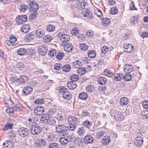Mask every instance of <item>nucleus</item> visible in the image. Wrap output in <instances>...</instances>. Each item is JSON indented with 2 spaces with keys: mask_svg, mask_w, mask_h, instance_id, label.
<instances>
[{
  "mask_svg": "<svg viewBox=\"0 0 148 148\" xmlns=\"http://www.w3.org/2000/svg\"><path fill=\"white\" fill-rule=\"evenodd\" d=\"M60 136L69 139L70 142H73L75 141L74 137L73 134H69L66 128L65 129L59 134Z\"/></svg>",
  "mask_w": 148,
  "mask_h": 148,
  "instance_id": "nucleus-1",
  "label": "nucleus"
},
{
  "mask_svg": "<svg viewBox=\"0 0 148 148\" xmlns=\"http://www.w3.org/2000/svg\"><path fill=\"white\" fill-rule=\"evenodd\" d=\"M59 91L60 93H62V96L64 98L68 100L71 98V94L69 92L67 91L66 88L62 87L59 90Z\"/></svg>",
  "mask_w": 148,
  "mask_h": 148,
  "instance_id": "nucleus-2",
  "label": "nucleus"
},
{
  "mask_svg": "<svg viewBox=\"0 0 148 148\" xmlns=\"http://www.w3.org/2000/svg\"><path fill=\"white\" fill-rule=\"evenodd\" d=\"M38 119L35 116H31L26 121V125L28 127H32L36 124V122L37 121Z\"/></svg>",
  "mask_w": 148,
  "mask_h": 148,
  "instance_id": "nucleus-3",
  "label": "nucleus"
},
{
  "mask_svg": "<svg viewBox=\"0 0 148 148\" xmlns=\"http://www.w3.org/2000/svg\"><path fill=\"white\" fill-rule=\"evenodd\" d=\"M86 4V0H77L76 4L75 5V8L78 10L85 9L84 7Z\"/></svg>",
  "mask_w": 148,
  "mask_h": 148,
  "instance_id": "nucleus-4",
  "label": "nucleus"
},
{
  "mask_svg": "<svg viewBox=\"0 0 148 148\" xmlns=\"http://www.w3.org/2000/svg\"><path fill=\"white\" fill-rule=\"evenodd\" d=\"M18 133L21 137H26L28 135L29 130L27 128L21 127L19 129Z\"/></svg>",
  "mask_w": 148,
  "mask_h": 148,
  "instance_id": "nucleus-5",
  "label": "nucleus"
},
{
  "mask_svg": "<svg viewBox=\"0 0 148 148\" xmlns=\"http://www.w3.org/2000/svg\"><path fill=\"white\" fill-rule=\"evenodd\" d=\"M31 133L33 135H37L40 132V126H32L30 129Z\"/></svg>",
  "mask_w": 148,
  "mask_h": 148,
  "instance_id": "nucleus-6",
  "label": "nucleus"
},
{
  "mask_svg": "<svg viewBox=\"0 0 148 148\" xmlns=\"http://www.w3.org/2000/svg\"><path fill=\"white\" fill-rule=\"evenodd\" d=\"M29 5L30 7L29 10L30 12H36L38 9L39 6L38 4L34 2L29 3Z\"/></svg>",
  "mask_w": 148,
  "mask_h": 148,
  "instance_id": "nucleus-7",
  "label": "nucleus"
},
{
  "mask_svg": "<svg viewBox=\"0 0 148 148\" xmlns=\"http://www.w3.org/2000/svg\"><path fill=\"white\" fill-rule=\"evenodd\" d=\"M82 13L85 17H87L88 19H91L93 18L92 13L89 11L87 8L84 9L82 10Z\"/></svg>",
  "mask_w": 148,
  "mask_h": 148,
  "instance_id": "nucleus-8",
  "label": "nucleus"
},
{
  "mask_svg": "<svg viewBox=\"0 0 148 148\" xmlns=\"http://www.w3.org/2000/svg\"><path fill=\"white\" fill-rule=\"evenodd\" d=\"M44 112V108L42 106H38L34 109V113L36 115L40 116L42 115Z\"/></svg>",
  "mask_w": 148,
  "mask_h": 148,
  "instance_id": "nucleus-9",
  "label": "nucleus"
},
{
  "mask_svg": "<svg viewBox=\"0 0 148 148\" xmlns=\"http://www.w3.org/2000/svg\"><path fill=\"white\" fill-rule=\"evenodd\" d=\"M4 146L3 148H12L14 146V143L12 140H6L3 144Z\"/></svg>",
  "mask_w": 148,
  "mask_h": 148,
  "instance_id": "nucleus-10",
  "label": "nucleus"
},
{
  "mask_svg": "<svg viewBox=\"0 0 148 148\" xmlns=\"http://www.w3.org/2000/svg\"><path fill=\"white\" fill-rule=\"evenodd\" d=\"M69 125H75L78 122L77 118L75 116H69L68 119Z\"/></svg>",
  "mask_w": 148,
  "mask_h": 148,
  "instance_id": "nucleus-11",
  "label": "nucleus"
},
{
  "mask_svg": "<svg viewBox=\"0 0 148 148\" xmlns=\"http://www.w3.org/2000/svg\"><path fill=\"white\" fill-rule=\"evenodd\" d=\"M143 139L140 136H139L137 137L134 140V143L136 146L141 147L143 143Z\"/></svg>",
  "mask_w": 148,
  "mask_h": 148,
  "instance_id": "nucleus-12",
  "label": "nucleus"
},
{
  "mask_svg": "<svg viewBox=\"0 0 148 148\" xmlns=\"http://www.w3.org/2000/svg\"><path fill=\"white\" fill-rule=\"evenodd\" d=\"M123 70L127 73H131L133 70L132 66L130 64H127L125 65Z\"/></svg>",
  "mask_w": 148,
  "mask_h": 148,
  "instance_id": "nucleus-13",
  "label": "nucleus"
},
{
  "mask_svg": "<svg viewBox=\"0 0 148 148\" xmlns=\"http://www.w3.org/2000/svg\"><path fill=\"white\" fill-rule=\"evenodd\" d=\"M115 113L114 117L115 119L117 121H121L124 119L123 116L121 114V112L117 111H114Z\"/></svg>",
  "mask_w": 148,
  "mask_h": 148,
  "instance_id": "nucleus-14",
  "label": "nucleus"
},
{
  "mask_svg": "<svg viewBox=\"0 0 148 148\" xmlns=\"http://www.w3.org/2000/svg\"><path fill=\"white\" fill-rule=\"evenodd\" d=\"M124 48L125 49V52L131 53L133 50L134 47L132 44H125L124 46Z\"/></svg>",
  "mask_w": 148,
  "mask_h": 148,
  "instance_id": "nucleus-15",
  "label": "nucleus"
},
{
  "mask_svg": "<svg viewBox=\"0 0 148 148\" xmlns=\"http://www.w3.org/2000/svg\"><path fill=\"white\" fill-rule=\"evenodd\" d=\"M73 49V46L71 43H66L64 44V49L65 51L70 52L72 51Z\"/></svg>",
  "mask_w": 148,
  "mask_h": 148,
  "instance_id": "nucleus-16",
  "label": "nucleus"
},
{
  "mask_svg": "<svg viewBox=\"0 0 148 148\" xmlns=\"http://www.w3.org/2000/svg\"><path fill=\"white\" fill-rule=\"evenodd\" d=\"M32 90V88L30 86L25 87L23 89V93L25 95L29 94Z\"/></svg>",
  "mask_w": 148,
  "mask_h": 148,
  "instance_id": "nucleus-17",
  "label": "nucleus"
},
{
  "mask_svg": "<svg viewBox=\"0 0 148 148\" xmlns=\"http://www.w3.org/2000/svg\"><path fill=\"white\" fill-rule=\"evenodd\" d=\"M60 38V41L63 43L66 42L70 40V36L68 34H63Z\"/></svg>",
  "mask_w": 148,
  "mask_h": 148,
  "instance_id": "nucleus-18",
  "label": "nucleus"
},
{
  "mask_svg": "<svg viewBox=\"0 0 148 148\" xmlns=\"http://www.w3.org/2000/svg\"><path fill=\"white\" fill-rule=\"evenodd\" d=\"M67 86L69 89L73 90L76 88L77 84L75 82L71 81L68 82Z\"/></svg>",
  "mask_w": 148,
  "mask_h": 148,
  "instance_id": "nucleus-19",
  "label": "nucleus"
},
{
  "mask_svg": "<svg viewBox=\"0 0 148 148\" xmlns=\"http://www.w3.org/2000/svg\"><path fill=\"white\" fill-rule=\"evenodd\" d=\"M27 78L26 76L22 75L18 78V83L20 84H23L27 81Z\"/></svg>",
  "mask_w": 148,
  "mask_h": 148,
  "instance_id": "nucleus-20",
  "label": "nucleus"
},
{
  "mask_svg": "<svg viewBox=\"0 0 148 148\" xmlns=\"http://www.w3.org/2000/svg\"><path fill=\"white\" fill-rule=\"evenodd\" d=\"M105 132L103 131L100 129H99L96 133V138L98 139H100L105 134Z\"/></svg>",
  "mask_w": 148,
  "mask_h": 148,
  "instance_id": "nucleus-21",
  "label": "nucleus"
},
{
  "mask_svg": "<svg viewBox=\"0 0 148 148\" xmlns=\"http://www.w3.org/2000/svg\"><path fill=\"white\" fill-rule=\"evenodd\" d=\"M35 34L37 38H40L42 37L45 34V33L43 30L41 29H39L36 31Z\"/></svg>",
  "mask_w": 148,
  "mask_h": 148,
  "instance_id": "nucleus-22",
  "label": "nucleus"
},
{
  "mask_svg": "<svg viewBox=\"0 0 148 148\" xmlns=\"http://www.w3.org/2000/svg\"><path fill=\"white\" fill-rule=\"evenodd\" d=\"M94 140V138L91 135L86 136L84 138V140L86 143H91Z\"/></svg>",
  "mask_w": 148,
  "mask_h": 148,
  "instance_id": "nucleus-23",
  "label": "nucleus"
},
{
  "mask_svg": "<svg viewBox=\"0 0 148 148\" xmlns=\"http://www.w3.org/2000/svg\"><path fill=\"white\" fill-rule=\"evenodd\" d=\"M46 142L43 139H38L36 141V146L40 147L43 145L45 146Z\"/></svg>",
  "mask_w": 148,
  "mask_h": 148,
  "instance_id": "nucleus-24",
  "label": "nucleus"
},
{
  "mask_svg": "<svg viewBox=\"0 0 148 148\" xmlns=\"http://www.w3.org/2000/svg\"><path fill=\"white\" fill-rule=\"evenodd\" d=\"M17 53L20 56H23L26 53L27 50L24 48H20L17 50Z\"/></svg>",
  "mask_w": 148,
  "mask_h": 148,
  "instance_id": "nucleus-25",
  "label": "nucleus"
},
{
  "mask_svg": "<svg viewBox=\"0 0 148 148\" xmlns=\"http://www.w3.org/2000/svg\"><path fill=\"white\" fill-rule=\"evenodd\" d=\"M110 21L109 18L106 17L103 18L101 20V23L103 26H106L109 25Z\"/></svg>",
  "mask_w": 148,
  "mask_h": 148,
  "instance_id": "nucleus-26",
  "label": "nucleus"
},
{
  "mask_svg": "<svg viewBox=\"0 0 148 148\" xmlns=\"http://www.w3.org/2000/svg\"><path fill=\"white\" fill-rule=\"evenodd\" d=\"M86 130L83 127L79 128L77 131V133L78 135L80 136H83L85 135Z\"/></svg>",
  "mask_w": 148,
  "mask_h": 148,
  "instance_id": "nucleus-27",
  "label": "nucleus"
},
{
  "mask_svg": "<svg viewBox=\"0 0 148 148\" xmlns=\"http://www.w3.org/2000/svg\"><path fill=\"white\" fill-rule=\"evenodd\" d=\"M66 128V126L63 125H58L56 127V131L59 134L64 130Z\"/></svg>",
  "mask_w": 148,
  "mask_h": 148,
  "instance_id": "nucleus-28",
  "label": "nucleus"
},
{
  "mask_svg": "<svg viewBox=\"0 0 148 148\" xmlns=\"http://www.w3.org/2000/svg\"><path fill=\"white\" fill-rule=\"evenodd\" d=\"M29 25L28 24H25L21 27V30L22 32L27 33L29 31Z\"/></svg>",
  "mask_w": 148,
  "mask_h": 148,
  "instance_id": "nucleus-29",
  "label": "nucleus"
},
{
  "mask_svg": "<svg viewBox=\"0 0 148 148\" xmlns=\"http://www.w3.org/2000/svg\"><path fill=\"white\" fill-rule=\"evenodd\" d=\"M120 103L121 105H125L127 104L129 101L128 99L126 97H123L120 99Z\"/></svg>",
  "mask_w": 148,
  "mask_h": 148,
  "instance_id": "nucleus-30",
  "label": "nucleus"
},
{
  "mask_svg": "<svg viewBox=\"0 0 148 148\" xmlns=\"http://www.w3.org/2000/svg\"><path fill=\"white\" fill-rule=\"evenodd\" d=\"M59 141L60 143L63 145H66L70 141L69 139L66 138L65 137H62L60 139Z\"/></svg>",
  "mask_w": 148,
  "mask_h": 148,
  "instance_id": "nucleus-31",
  "label": "nucleus"
},
{
  "mask_svg": "<svg viewBox=\"0 0 148 148\" xmlns=\"http://www.w3.org/2000/svg\"><path fill=\"white\" fill-rule=\"evenodd\" d=\"M38 51L39 53L42 56L45 55L46 53V48L43 46H40L38 49Z\"/></svg>",
  "mask_w": 148,
  "mask_h": 148,
  "instance_id": "nucleus-32",
  "label": "nucleus"
},
{
  "mask_svg": "<svg viewBox=\"0 0 148 148\" xmlns=\"http://www.w3.org/2000/svg\"><path fill=\"white\" fill-rule=\"evenodd\" d=\"M103 143H105L106 145L108 144L110 141V138L109 137L106 136H104L101 140Z\"/></svg>",
  "mask_w": 148,
  "mask_h": 148,
  "instance_id": "nucleus-33",
  "label": "nucleus"
},
{
  "mask_svg": "<svg viewBox=\"0 0 148 148\" xmlns=\"http://www.w3.org/2000/svg\"><path fill=\"white\" fill-rule=\"evenodd\" d=\"M88 98V95L85 92H82L79 95V98L82 100H86Z\"/></svg>",
  "mask_w": 148,
  "mask_h": 148,
  "instance_id": "nucleus-34",
  "label": "nucleus"
},
{
  "mask_svg": "<svg viewBox=\"0 0 148 148\" xmlns=\"http://www.w3.org/2000/svg\"><path fill=\"white\" fill-rule=\"evenodd\" d=\"M106 78L103 77H100L99 78L98 80L99 84L102 85L105 84L106 83Z\"/></svg>",
  "mask_w": 148,
  "mask_h": 148,
  "instance_id": "nucleus-35",
  "label": "nucleus"
},
{
  "mask_svg": "<svg viewBox=\"0 0 148 148\" xmlns=\"http://www.w3.org/2000/svg\"><path fill=\"white\" fill-rule=\"evenodd\" d=\"M82 62H81L79 60H77V61L73 62V66L75 68H78L82 66Z\"/></svg>",
  "mask_w": 148,
  "mask_h": 148,
  "instance_id": "nucleus-36",
  "label": "nucleus"
},
{
  "mask_svg": "<svg viewBox=\"0 0 148 148\" xmlns=\"http://www.w3.org/2000/svg\"><path fill=\"white\" fill-rule=\"evenodd\" d=\"M48 119H47V123L51 125L55 123V121L53 117H51L49 115H48Z\"/></svg>",
  "mask_w": 148,
  "mask_h": 148,
  "instance_id": "nucleus-37",
  "label": "nucleus"
},
{
  "mask_svg": "<svg viewBox=\"0 0 148 148\" xmlns=\"http://www.w3.org/2000/svg\"><path fill=\"white\" fill-rule=\"evenodd\" d=\"M28 8V6L25 4H22L19 7L18 9L21 12H24Z\"/></svg>",
  "mask_w": 148,
  "mask_h": 148,
  "instance_id": "nucleus-38",
  "label": "nucleus"
},
{
  "mask_svg": "<svg viewBox=\"0 0 148 148\" xmlns=\"http://www.w3.org/2000/svg\"><path fill=\"white\" fill-rule=\"evenodd\" d=\"M86 72V70L85 68H79L77 71V73L80 75H84Z\"/></svg>",
  "mask_w": 148,
  "mask_h": 148,
  "instance_id": "nucleus-39",
  "label": "nucleus"
},
{
  "mask_svg": "<svg viewBox=\"0 0 148 148\" xmlns=\"http://www.w3.org/2000/svg\"><path fill=\"white\" fill-rule=\"evenodd\" d=\"M79 28L75 27L72 29L71 32V34L73 36H76L79 34Z\"/></svg>",
  "mask_w": 148,
  "mask_h": 148,
  "instance_id": "nucleus-40",
  "label": "nucleus"
},
{
  "mask_svg": "<svg viewBox=\"0 0 148 148\" xmlns=\"http://www.w3.org/2000/svg\"><path fill=\"white\" fill-rule=\"evenodd\" d=\"M88 56L91 58H94L96 55L95 51L92 50L88 51Z\"/></svg>",
  "mask_w": 148,
  "mask_h": 148,
  "instance_id": "nucleus-41",
  "label": "nucleus"
},
{
  "mask_svg": "<svg viewBox=\"0 0 148 148\" xmlns=\"http://www.w3.org/2000/svg\"><path fill=\"white\" fill-rule=\"evenodd\" d=\"M56 54V51L54 49H51L48 51V55L50 57H51Z\"/></svg>",
  "mask_w": 148,
  "mask_h": 148,
  "instance_id": "nucleus-42",
  "label": "nucleus"
},
{
  "mask_svg": "<svg viewBox=\"0 0 148 148\" xmlns=\"http://www.w3.org/2000/svg\"><path fill=\"white\" fill-rule=\"evenodd\" d=\"M82 124L84 127L88 128V129L92 125V123L87 120H86L85 121L83 122Z\"/></svg>",
  "mask_w": 148,
  "mask_h": 148,
  "instance_id": "nucleus-43",
  "label": "nucleus"
},
{
  "mask_svg": "<svg viewBox=\"0 0 148 148\" xmlns=\"http://www.w3.org/2000/svg\"><path fill=\"white\" fill-rule=\"evenodd\" d=\"M71 69V66L69 64H66L62 67V70L66 72L69 71Z\"/></svg>",
  "mask_w": 148,
  "mask_h": 148,
  "instance_id": "nucleus-44",
  "label": "nucleus"
},
{
  "mask_svg": "<svg viewBox=\"0 0 148 148\" xmlns=\"http://www.w3.org/2000/svg\"><path fill=\"white\" fill-rule=\"evenodd\" d=\"M55 30V27L51 25H49L47 26V31L49 32H52Z\"/></svg>",
  "mask_w": 148,
  "mask_h": 148,
  "instance_id": "nucleus-45",
  "label": "nucleus"
},
{
  "mask_svg": "<svg viewBox=\"0 0 148 148\" xmlns=\"http://www.w3.org/2000/svg\"><path fill=\"white\" fill-rule=\"evenodd\" d=\"M80 49L82 50L86 51L87 50L88 48V46L85 44H81L79 46Z\"/></svg>",
  "mask_w": 148,
  "mask_h": 148,
  "instance_id": "nucleus-46",
  "label": "nucleus"
},
{
  "mask_svg": "<svg viewBox=\"0 0 148 148\" xmlns=\"http://www.w3.org/2000/svg\"><path fill=\"white\" fill-rule=\"evenodd\" d=\"M48 148H59V146L56 143H51L49 144Z\"/></svg>",
  "mask_w": 148,
  "mask_h": 148,
  "instance_id": "nucleus-47",
  "label": "nucleus"
},
{
  "mask_svg": "<svg viewBox=\"0 0 148 148\" xmlns=\"http://www.w3.org/2000/svg\"><path fill=\"white\" fill-rule=\"evenodd\" d=\"M95 90L94 86L92 85H89L86 88V91L88 92H91Z\"/></svg>",
  "mask_w": 148,
  "mask_h": 148,
  "instance_id": "nucleus-48",
  "label": "nucleus"
},
{
  "mask_svg": "<svg viewBox=\"0 0 148 148\" xmlns=\"http://www.w3.org/2000/svg\"><path fill=\"white\" fill-rule=\"evenodd\" d=\"M132 78V76L129 73H127L124 75V80L127 81H130Z\"/></svg>",
  "mask_w": 148,
  "mask_h": 148,
  "instance_id": "nucleus-49",
  "label": "nucleus"
},
{
  "mask_svg": "<svg viewBox=\"0 0 148 148\" xmlns=\"http://www.w3.org/2000/svg\"><path fill=\"white\" fill-rule=\"evenodd\" d=\"M118 12V9L116 7L112 8L110 10V13L114 15L116 14Z\"/></svg>",
  "mask_w": 148,
  "mask_h": 148,
  "instance_id": "nucleus-50",
  "label": "nucleus"
},
{
  "mask_svg": "<svg viewBox=\"0 0 148 148\" xmlns=\"http://www.w3.org/2000/svg\"><path fill=\"white\" fill-rule=\"evenodd\" d=\"M64 56V54L62 52L58 53L56 56V58L58 60H62Z\"/></svg>",
  "mask_w": 148,
  "mask_h": 148,
  "instance_id": "nucleus-51",
  "label": "nucleus"
},
{
  "mask_svg": "<svg viewBox=\"0 0 148 148\" xmlns=\"http://www.w3.org/2000/svg\"><path fill=\"white\" fill-rule=\"evenodd\" d=\"M27 39L30 41L31 40L33 39L34 37V35L31 33L28 34L26 36Z\"/></svg>",
  "mask_w": 148,
  "mask_h": 148,
  "instance_id": "nucleus-52",
  "label": "nucleus"
},
{
  "mask_svg": "<svg viewBox=\"0 0 148 148\" xmlns=\"http://www.w3.org/2000/svg\"><path fill=\"white\" fill-rule=\"evenodd\" d=\"M71 79L72 81L75 82L79 79V77L77 75L74 74L71 76Z\"/></svg>",
  "mask_w": 148,
  "mask_h": 148,
  "instance_id": "nucleus-53",
  "label": "nucleus"
},
{
  "mask_svg": "<svg viewBox=\"0 0 148 148\" xmlns=\"http://www.w3.org/2000/svg\"><path fill=\"white\" fill-rule=\"evenodd\" d=\"M16 40L15 37L13 36H10V38L9 42L10 44L12 45L14 43H15Z\"/></svg>",
  "mask_w": 148,
  "mask_h": 148,
  "instance_id": "nucleus-54",
  "label": "nucleus"
},
{
  "mask_svg": "<svg viewBox=\"0 0 148 148\" xmlns=\"http://www.w3.org/2000/svg\"><path fill=\"white\" fill-rule=\"evenodd\" d=\"M142 117L144 119H148V111H146L143 112L142 114Z\"/></svg>",
  "mask_w": 148,
  "mask_h": 148,
  "instance_id": "nucleus-55",
  "label": "nucleus"
},
{
  "mask_svg": "<svg viewBox=\"0 0 148 148\" xmlns=\"http://www.w3.org/2000/svg\"><path fill=\"white\" fill-rule=\"evenodd\" d=\"M69 125L67 127H66V129L68 130H69V131L74 130L76 127L75 125Z\"/></svg>",
  "mask_w": 148,
  "mask_h": 148,
  "instance_id": "nucleus-56",
  "label": "nucleus"
},
{
  "mask_svg": "<svg viewBox=\"0 0 148 148\" xmlns=\"http://www.w3.org/2000/svg\"><path fill=\"white\" fill-rule=\"evenodd\" d=\"M109 48L107 47L106 46H103L101 49V51L103 53L105 54L109 51Z\"/></svg>",
  "mask_w": 148,
  "mask_h": 148,
  "instance_id": "nucleus-57",
  "label": "nucleus"
},
{
  "mask_svg": "<svg viewBox=\"0 0 148 148\" xmlns=\"http://www.w3.org/2000/svg\"><path fill=\"white\" fill-rule=\"evenodd\" d=\"M16 23L18 25L22 24L24 22L22 19H20L18 16L16 19Z\"/></svg>",
  "mask_w": 148,
  "mask_h": 148,
  "instance_id": "nucleus-58",
  "label": "nucleus"
},
{
  "mask_svg": "<svg viewBox=\"0 0 148 148\" xmlns=\"http://www.w3.org/2000/svg\"><path fill=\"white\" fill-rule=\"evenodd\" d=\"M18 16L20 18V19H22L24 22H26L27 20V16L25 15H19Z\"/></svg>",
  "mask_w": 148,
  "mask_h": 148,
  "instance_id": "nucleus-59",
  "label": "nucleus"
},
{
  "mask_svg": "<svg viewBox=\"0 0 148 148\" xmlns=\"http://www.w3.org/2000/svg\"><path fill=\"white\" fill-rule=\"evenodd\" d=\"M44 102V100L43 99H38L36 100L34 103L35 104H40L43 103Z\"/></svg>",
  "mask_w": 148,
  "mask_h": 148,
  "instance_id": "nucleus-60",
  "label": "nucleus"
},
{
  "mask_svg": "<svg viewBox=\"0 0 148 148\" xmlns=\"http://www.w3.org/2000/svg\"><path fill=\"white\" fill-rule=\"evenodd\" d=\"M40 121L41 123H45L46 121V114H45L42 115L40 119Z\"/></svg>",
  "mask_w": 148,
  "mask_h": 148,
  "instance_id": "nucleus-61",
  "label": "nucleus"
},
{
  "mask_svg": "<svg viewBox=\"0 0 148 148\" xmlns=\"http://www.w3.org/2000/svg\"><path fill=\"white\" fill-rule=\"evenodd\" d=\"M62 67V65L60 64L56 63L54 66V68L55 70L58 71L61 69Z\"/></svg>",
  "mask_w": 148,
  "mask_h": 148,
  "instance_id": "nucleus-62",
  "label": "nucleus"
},
{
  "mask_svg": "<svg viewBox=\"0 0 148 148\" xmlns=\"http://www.w3.org/2000/svg\"><path fill=\"white\" fill-rule=\"evenodd\" d=\"M12 125L11 123H9L5 126L3 130H5L7 129H11L12 128Z\"/></svg>",
  "mask_w": 148,
  "mask_h": 148,
  "instance_id": "nucleus-63",
  "label": "nucleus"
},
{
  "mask_svg": "<svg viewBox=\"0 0 148 148\" xmlns=\"http://www.w3.org/2000/svg\"><path fill=\"white\" fill-rule=\"evenodd\" d=\"M142 105L144 108H148V100L144 101L142 103Z\"/></svg>",
  "mask_w": 148,
  "mask_h": 148,
  "instance_id": "nucleus-64",
  "label": "nucleus"
}]
</instances>
